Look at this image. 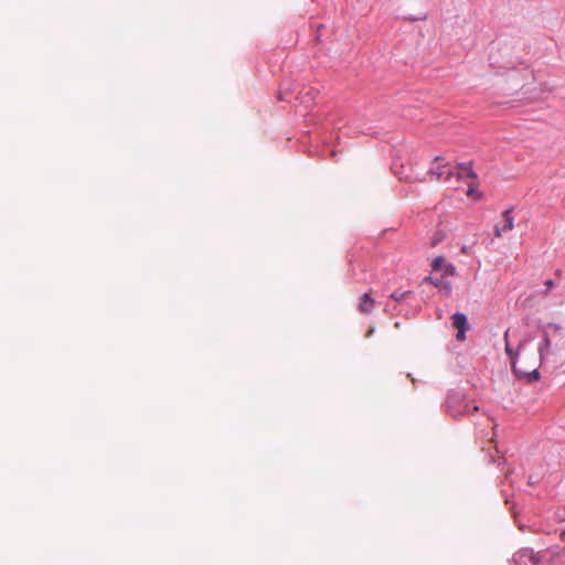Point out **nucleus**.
Returning a JSON list of instances; mask_svg holds the SVG:
<instances>
[{"instance_id":"f257e3e1","label":"nucleus","mask_w":565,"mask_h":565,"mask_svg":"<svg viewBox=\"0 0 565 565\" xmlns=\"http://www.w3.org/2000/svg\"><path fill=\"white\" fill-rule=\"evenodd\" d=\"M429 174L435 175L437 181L445 180L450 181L452 178L456 180L475 179L476 173L471 169L470 164H460L457 170L454 171L447 163H443V159L437 157L430 169Z\"/></svg>"},{"instance_id":"f03ea898","label":"nucleus","mask_w":565,"mask_h":565,"mask_svg":"<svg viewBox=\"0 0 565 565\" xmlns=\"http://www.w3.org/2000/svg\"><path fill=\"white\" fill-rule=\"evenodd\" d=\"M508 331L504 333V340H505V352L510 358L512 369L514 373H516L520 377H525L529 382H535L540 379V373L537 371V367L534 366L532 370L524 369L520 364L519 354L518 352L513 351L508 342Z\"/></svg>"},{"instance_id":"7ed1b4c3","label":"nucleus","mask_w":565,"mask_h":565,"mask_svg":"<svg viewBox=\"0 0 565 565\" xmlns=\"http://www.w3.org/2000/svg\"><path fill=\"white\" fill-rule=\"evenodd\" d=\"M513 227H514V218H513V215H512V211L511 210H505L502 213L501 224H498L494 227V235H495V237H501L505 233L512 231Z\"/></svg>"},{"instance_id":"20e7f679","label":"nucleus","mask_w":565,"mask_h":565,"mask_svg":"<svg viewBox=\"0 0 565 565\" xmlns=\"http://www.w3.org/2000/svg\"><path fill=\"white\" fill-rule=\"evenodd\" d=\"M452 326L458 330L456 339L463 341L466 339V330L468 329L467 317L461 312H456L451 316Z\"/></svg>"},{"instance_id":"39448f33","label":"nucleus","mask_w":565,"mask_h":565,"mask_svg":"<svg viewBox=\"0 0 565 565\" xmlns=\"http://www.w3.org/2000/svg\"><path fill=\"white\" fill-rule=\"evenodd\" d=\"M374 305H375L374 299L371 297V295L369 292H365L360 298V303L358 306V310H359V312L366 315L373 310Z\"/></svg>"},{"instance_id":"423d86ee","label":"nucleus","mask_w":565,"mask_h":565,"mask_svg":"<svg viewBox=\"0 0 565 565\" xmlns=\"http://www.w3.org/2000/svg\"><path fill=\"white\" fill-rule=\"evenodd\" d=\"M550 347H551V339L548 338L547 334H545L543 343L539 347V353H540L541 360L545 359V356L548 353Z\"/></svg>"},{"instance_id":"0eeeda50","label":"nucleus","mask_w":565,"mask_h":565,"mask_svg":"<svg viewBox=\"0 0 565 565\" xmlns=\"http://www.w3.org/2000/svg\"><path fill=\"white\" fill-rule=\"evenodd\" d=\"M425 281H428V282L433 284L434 286H436V287H441L443 286L446 289V294L450 292V289H451L450 286L448 284H444V281L440 280V279H435L433 277H426Z\"/></svg>"},{"instance_id":"6e6552de","label":"nucleus","mask_w":565,"mask_h":565,"mask_svg":"<svg viewBox=\"0 0 565 565\" xmlns=\"http://www.w3.org/2000/svg\"><path fill=\"white\" fill-rule=\"evenodd\" d=\"M445 265V258L443 256H437L436 258H434L431 264L434 270H443Z\"/></svg>"},{"instance_id":"1a4fd4ad","label":"nucleus","mask_w":565,"mask_h":565,"mask_svg":"<svg viewBox=\"0 0 565 565\" xmlns=\"http://www.w3.org/2000/svg\"><path fill=\"white\" fill-rule=\"evenodd\" d=\"M409 291L395 290L391 294V298L395 301H402L406 298Z\"/></svg>"},{"instance_id":"9d476101","label":"nucleus","mask_w":565,"mask_h":565,"mask_svg":"<svg viewBox=\"0 0 565 565\" xmlns=\"http://www.w3.org/2000/svg\"><path fill=\"white\" fill-rule=\"evenodd\" d=\"M443 270L449 276H454L456 274V267L451 264H446Z\"/></svg>"},{"instance_id":"9b49d317","label":"nucleus","mask_w":565,"mask_h":565,"mask_svg":"<svg viewBox=\"0 0 565 565\" xmlns=\"http://www.w3.org/2000/svg\"><path fill=\"white\" fill-rule=\"evenodd\" d=\"M545 287H546V290H551L553 287H554V281L552 279H547L545 282H544Z\"/></svg>"},{"instance_id":"f8f14e48","label":"nucleus","mask_w":565,"mask_h":565,"mask_svg":"<svg viewBox=\"0 0 565 565\" xmlns=\"http://www.w3.org/2000/svg\"><path fill=\"white\" fill-rule=\"evenodd\" d=\"M443 239L441 236H436L433 242H431V245H436L438 242H440Z\"/></svg>"},{"instance_id":"ddd939ff","label":"nucleus","mask_w":565,"mask_h":565,"mask_svg":"<svg viewBox=\"0 0 565 565\" xmlns=\"http://www.w3.org/2000/svg\"><path fill=\"white\" fill-rule=\"evenodd\" d=\"M472 192H473V189H472L471 184H469V189L467 191V195L470 196L472 194Z\"/></svg>"},{"instance_id":"4468645a","label":"nucleus","mask_w":565,"mask_h":565,"mask_svg":"<svg viewBox=\"0 0 565 565\" xmlns=\"http://www.w3.org/2000/svg\"><path fill=\"white\" fill-rule=\"evenodd\" d=\"M461 250H462V253H465V254H466V253H468V250H467V247H466V246H463Z\"/></svg>"}]
</instances>
